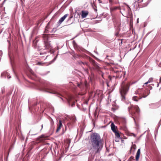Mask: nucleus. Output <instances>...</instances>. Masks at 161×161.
I'll return each mask as SVG.
<instances>
[{
  "mask_svg": "<svg viewBox=\"0 0 161 161\" xmlns=\"http://www.w3.org/2000/svg\"><path fill=\"white\" fill-rule=\"evenodd\" d=\"M136 145L135 144H133V145L130 148V153H131V151L132 150V149H133V151H134L136 149Z\"/></svg>",
  "mask_w": 161,
  "mask_h": 161,
  "instance_id": "21",
  "label": "nucleus"
},
{
  "mask_svg": "<svg viewBox=\"0 0 161 161\" xmlns=\"http://www.w3.org/2000/svg\"><path fill=\"white\" fill-rule=\"evenodd\" d=\"M87 82L86 81V82H85V85L86 86H87Z\"/></svg>",
  "mask_w": 161,
  "mask_h": 161,
  "instance_id": "35",
  "label": "nucleus"
},
{
  "mask_svg": "<svg viewBox=\"0 0 161 161\" xmlns=\"http://www.w3.org/2000/svg\"><path fill=\"white\" fill-rule=\"evenodd\" d=\"M61 99H62V100H63V98H61Z\"/></svg>",
  "mask_w": 161,
  "mask_h": 161,
  "instance_id": "49",
  "label": "nucleus"
},
{
  "mask_svg": "<svg viewBox=\"0 0 161 161\" xmlns=\"http://www.w3.org/2000/svg\"><path fill=\"white\" fill-rule=\"evenodd\" d=\"M50 36V35L48 34H44L43 35V39L45 42V48L46 49H49L50 47V43L49 42Z\"/></svg>",
  "mask_w": 161,
  "mask_h": 161,
  "instance_id": "5",
  "label": "nucleus"
},
{
  "mask_svg": "<svg viewBox=\"0 0 161 161\" xmlns=\"http://www.w3.org/2000/svg\"><path fill=\"white\" fill-rule=\"evenodd\" d=\"M122 120L124 121V124H125V119H122Z\"/></svg>",
  "mask_w": 161,
  "mask_h": 161,
  "instance_id": "34",
  "label": "nucleus"
},
{
  "mask_svg": "<svg viewBox=\"0 0 161 161\" xmlns=\"http://www.w3.org/2000/svg\"><path fill=\"white\" fill-rule=\"evenodd\" d=\"M38 104V102H36V103L34 104V105L35 106H36V105H37Z\"/></svg>",
  "mask_w": 161,
  "mask_h": 161,
  "instance_id": "29",
  "label": "nucleus"
},
{
  "mask_svg": "<svg viewBox=\"0 0 161 161\" xmlns=\"http://www.w3.org/2000/svg\"><path fill=\"white\" fill-rule=\"evenodd\" d=\"M44 64H45L44 63H43L42 62H38L37 63V64L40 65H43Z\"/></svg>",
  "mask_w": 161,
  "mask_h": 161,
  "instance_id": "22",
  "label": "nucleus"
},
{
  "mask_svg": "<svg viewBox=\"0 0 161 161\" xmlns=\"http://www.w3.org/2000/svg\"><path fill=\"white\" fill-rule=\"evenodd\" d=\"M68 16V14H65L63 16L60 18L58 22V24L59 25L65 19L66 17Z\"/></svg>",
  "mask_w": 161,
  "mask_h": 161,
  "instance_id": "9",
  "label": "nucleus"
},
{
  "mask_svg": "<svg viewBox=\"0 0 161 161\" xmlns=\"http://www.w3.org/2000/svg\"><path fill=\"white\" fill-rule=\"evenodd\" d=\"M52 119H51V124H52Z\"/></svg>",
  "mask_w": 161,
  "mask_h": 161,
  "instance_id": "41",
  "label": "nucleus"
},
{
  "mask_svg": "<svg viewBox=\"0 0 161 161\" xmlns=\"http://www.w3.org/2000/svg\"><path fill=\"white\" fill-rule=\"evenodd\" d=\"M80 63H82V64H84V63H83V62H81V61L80 62Z\"/></svg>",
  "mask_w": 161,
  "mask_h": 161,
  "instance_id": "37",
  "label": "nucleus"
},
{
  "mask_svg": "<svg viewBox=\"0 0 161 161\" xmlns=\"http://www.w3.org/2000/svg\"><path fill=\"white\" fill-rule=\"evenodd\" d=\"M43 90L45 92L48 93L50 92V90L47 85L45 86L43 89Z\"/></svg>",
  "mask_w": 161,
  "mask_h": 161,
  "instance_id": "14",
  "label": "nucleus"
},
{
  "mask_svg": "<svg viewBox=\"0 0 161 161\" xmlns=\"http://www.w3.org/2000/svg\"><path fill=\"white\" fill-rule=\"evenodd\" d=\"M58 95L60 96H62L61 94H59V93H58Z\"/></svg>",
  "mask_w": 161,
  "mask_h": 161,
  "instance_id": "40",
  "label": "nucleus"
},
{
  "mask_svg": "<svg viewBox=\"0 0 161 161\" xmlns=\"http://www.w3.org/2000/svg\"><path fill=\"white\" fill-rule=\"evenodd\" d=\"M116 35V36H117L118 35V33H117L115 34Z\"/></svg>",
  "mask_w": 161,
  "mask_h": 161,
  "instance_id": "43",
  "label": "nucleus"
},
{
  "mask_svg": "<svg viewBox=\"0 0 161 161\" xmlns=\"http://www.w3.org/2000/svg\"><path fill=\"white\" fill-rule=\"evenodd\" d=\"M120 9V7H116V6H115V7H112L111 8H110V10L111 11H114L116 10H117V9Z\"/></svg>",
  "mask_w": 161,
  "mask_h": 161,
  "instance_id": "20",
  "label": "nucleus"
},
{
  "mask_svg": "<svg viewBox=\"0 0 161 161\" xmlns=\"http://www.w3.org/2000/svg\"><path fill=\"white\" fill-rule=\"evenodd\" d=\"M109 3H112L113 2V1L112 0H109Z\"/></svg>",
  "mask_w": 161,
  "mask_h": 161,
  "instance_id": "30",
  "label": "nucleus"
},
{
  "mask_svg": "<svg viewBox=\"0 0 161 161\" xmlns=\"http://www.w3.org/2000/svg\"><path fill=\"white\" fill-rule=\"evenodd\" d=\"M158 86H159V84H158H158H157V87H158Z\"/></svg>",
  "mask_w": 161,
  "mask_h": 161,
  "instance_id": "42",
  "label": "nucleus"
},
{
  "mask_svg": "<svg viewBox=\"0 0 161 161\" xmlns=\"http://www.w3.org/2000/svg\"><path fill=\"white\" fill-rule=\"evenodd\" d=\"M50 51V50H49V52Z\"/></svg>",
  "mask_w": 161,
  "mask_h": 161,
  "instance_id": "50",
  "label": "nucleus"
},
{
  "mask_svg": "<svg viewBox=\"0 0 161 161\" xmlns=\"http://www.w3.org/2000/svg\"><path fill=\"white\" fill-rule=\"evenodd\" d=\"M147 87L150 90H151L153 88V87L150 85L148 86Z\"/></svg>",
  "mask_w": 161,
  "mask_h": 161,
  "instance_id": "27",
  "label": "nucleus"
},
{
  "mask_svg": "<svg viewBox=\"0 0 161 161\" xmlns=\"http://www.w3.org/2000/svg\"><path fill=\"white\" fill-rule=\"evenodd\" d=\"M90 140L92 147L89 151L92 153L94 152L95 154L99 153L103 144L99 135L96 133H93L91 136Z\"/></svg>",
  "mask_w": 161,
  "mask_h": 161,
  "instance_id": "1",
  "label": "nucleus"
},
{
  "mask_svg": "<svg viewBox=\"0 0 161 161\" xmlns=\"http://www.w3.org/2000/svg\"><path fill=\"white\" fill-rule=\"evenodd\" d=\"M52 35H53V34H51V37H52L53 36H52Z\"/></svg>",
  "mask_w": 161,
  "mask_h": 161,
  "instance_id": "45",
  "label": "nucleus"
},
{
  "mask_svg": "<svg viewBox=\"0 0 161 161\" xmlns=\"http://www.w3.org/2000/svg\"><path fill=\"white\" fill-rule=\"evenodd\" d=\"M115 73L116 74V78H120L122 77L123 75H124V76L125 75V73H124L123 72L121 71H116Z\"/></svg>",
  "mask_w": 161,
  "mask_h": 161,
  "instance_id": "10",
  "label": "nucleus"
},
{
  "mask_svg": "<svg viewBox=\"0 0 161 161\" xmlns=\"http://www.w3.org/2000/svg\"><path fill=\"white\" fill-rule=\"evenodd\" d=\"M140 154V149H138V150L137 152L136 156V161H138V160L139 159V158Z\"/></svg>",
  "mask_w": 161,
  "mask_h": 161,
  "instance_id": "15",
  "label": "nucleus"
},
{
  "mask_svg": "<svg viewBox=\"0 0 161 161\" xmlns=\"http://www.w3.org/2000/svg\"><path fill=\"white\" fill-rule=\"evenodd\" d=\"M73 17L72 15H71L70 16L69 19H70Z\"/></svg>",
  "mask_w": 161,
  "mask_h": 161,
  "instance_id": "31",
  "label": "nucleus"
},
{
  "mask_svg": "<svg viewBox=\"0 0 161 161\" xmlns=\"http://www.w3.org/2000/svg\"><path fill=\"white\" fill-rule=\"evenodd\" d=\"M130 85V82H128L125 85L124 82L122 83L121 86L120 88V92L122 100H125V96L127 94L129 90Z\"/></svg>",
  "mask_w": 161,
  "mask_h": 161,
  "instance_id": "3",
  "label": "nucleus"
},
{
  "mask_svg": "<svg viewBox=\"0 0 161 161\" xmlns=\"http://www.w3.org/2000/svg\"><path fill=\"white\" fill-rule=\"evenodd\" d=\"M161 83V77H160L159 79V83Z\"/></svg>",
  "mask_w": 161,
  "mask_h": 161,
  "instance_id": "36",
  "label": "nucleus"
},
{
  "mask_svg": "<svg viewBox=\"0 0 161 161\" xmlns=\"http://www.w3.org/2000/svg\"><path fill=\"white\" fill-rule=\"evenodd\" d=\"M115 141L116 142H118L119 141V140H116V139H115Z\"/></svg>",
  "mask_w": 161,
  "mask_h": 161,
  "instance_id": "38",
  "label": "nucleus"
},
{
  "mask_svg": "<svg viewBox=\"0 0 161 161\" xmlns=\"http://www.w3.org/2000/svg\"><path fill=\"white\" fill-rule=\"evenodd\" d=\"M9 151L8 152V155L9 154Z\"/></svg>",
  "mask_w": 161,
  "mask_h": 161,
  "instance_id": "44",
  "label": "nucleus"
},
{
  "mask_svg": "<svg viewBox=\"0 0 161 161\" xmlns=\"http://www.w3.org/2000/svg\"><path fill=\"white\" fill-rule=\"evenodd\" d=\"M45 19V18L44 19H40L39 21H38V24H39V23L41 22H42V21L44 20V19Z\"/></svg>",
  "mask_w": 161,
  "mask_h": 161,
  "instance_id": "26",
  "label": "nucleus"
},
{
  "mask_svg": "<svg viewBox=\"0 0 161 161\" xmlns=\"http://www.w3.org/2000/svg\"><path fill=\"white\" fill-rule=\"evenodd\" d=\"M57 57V55L54 58L52 61H51V64L53 63L56 59Z\"/></svg>",
  "mask_w": 161,
  "mask_h": 161,
  "instance_id": "23",
  "label": "nucleus"
},
{
  "mask_svg": "<svg viewBox=\"0 0 161 161\" xmlns=\"http://www.w3.org/2000/svg\"><path fill=\"white\" fill-rule=\"evenodd\" d=\"M91 62L94 66L93 68L96 69H100V67L98 66L97 63L95 61L92 59Z\"/></svg>",
  "mask_w": 161,
  "mask_h": 161,
  "instance_id": "11",
  "label": "nucleus"
},
{
  "mask_svg": "<svg viewBox=\"0 0 161 161\" xmlns=\"http://www.w3.org/2000/svg\"><path fill=\"white\" fill-rule=\"evenodd\" d=\"M111 129L113 132L117 130H117V127H116L114 123H112L111 125Z\"/></svg>",
  "mask_w": 161,
  "mask_h": 161,
  "instance_id": "13",
  "label": "nucleus"
},
{
  "mask_svg": "<svg viewBox=\"0 0 161 161\" xmlns=\"http://www.w3.org/2000/svg\"><path fill=\"white\" fill-rule=\"evenodd\" d=\"M68 143H69L70 142V139H68L67 140V142Z\"/></svg>",
  "mask_w": 161,
  "mask_h": 161,
  "instance_id": "28",
  "label": "nucleus"
},
{
  "mask_svg": "<svg viewBox=\"0 0 161 161\" xmlns=\"http://www.w3.org/2000/svg\"><path fill=\"white\" fill-rule=\"evenodd\" d=\"M99 1H100L101 0H98Z\"/></svg>",
  "mask_w": 161,
  "mask_h": 161,
  "instance_id": "47",
  "label": "nucleus"
},
{
  "mask_svg": "<svg viewBox=\"0 0 161 161\" xmlns=\"http://www.w3.org/2000/svg\"><path fill=\"white\" fill-rule=\"evenodd\" d=\"M137 93L142 97V98H145L149 94L150 91V90L148 89V88L139 89L137 90Z\"/></svg>",
  "mask_w": 161,
  "mask_h": 161,
  "instance_id": "4",
  "label": "nucleus"
},
{
  "mask_svg": "<svg viewBox=\"0 0 161 161\" xmlns=\"http://www.w3.org/2000/svg\"><path fill=\"white\" fill-rule=\"evenodd\" d=\"M114 132V133L116 137L118 139H119L120 138V135L119 131L117 130Z\"/></svg>",
  "mask_w": 161,
  "mask_h": 161,
  "instance_id": "18",
  "label": "nucleus"
},
{
  "mask_svg": "<svg viewBox=\"0 0 161 161\" xmlns=\"http://www.w3.org/2000/svg\"><path fill=\"white\" fill-rule=\"evenodd\" d=\"M102 76L103 77V74L102 75Z\"/></svg>",
  "mask_w": 161,
  "mask_h": 161,
  "instance_id": "46",
  "label": "nucleus"
},
{
  "mask_svg": "<svg viewBox=\"0 0 161 161\" xmlns=\"http://www.w3.org/2000/svg\"><path fill=\"white\" fill-rule=\"evenodd\" d=\"M73 98V97L71 96H69L67 98V101L69 105H70L72 103L71 107H73L75 105V102L74 101H72Z\"/></svg>",
  "mask_w": 161,
  "mask_h": 161,
  "instance_id": "7",
  "label": "nucleus"
},
{
  "mask_svg": "<svg viewBox=\"0 0 161 161\" xmlns=\"http://www.w3.org/2000/svg\"><path fill=\"white\" fill-rule=\"evenodd\" d=\"M128 110L130 113L131 114L132 117L133 118L135 121L136 119H137L138 117L140 112V109L137 105H131L128 108Z\"/></svg>",
  "mask_w": 161,
  "mask_h": 161,
  "instance_id": "2",
  "label": "nucleus"
},
{
  "mask_svg": "<svg viewBox=\"0 0 161 161\" xmlns=\"http://www.w3.org/2000/svg\"><path fill=\"white\" fill-rule=\"evenodd\" d=\"M63 126L62 124V121L61 120H59V123L57 125V127L56 130V132L59 131L61 128Z\"/></svg>",
  "mask_w": 161,
  "mask_h": 161,
  "instance_id": "12",
  "label": "nucleus"
},
{
  "mask_svg": "<svg viewBox=\"0 0 161 161\" xmlns=\"http://www.w3.org/2000/svg\"><path fill=\"white\" fill-rule=\"evenodd\" d=\"M143 0H142V2H143Z\"/></svg>",
  "mask_w": 161,
  "mask_h": 161,
  "instance_id": "48",
  "label": "nucleus"
},
{
  "mask_svg": "<svg viewBox=\"0 0 161 161\" xmlns=\"http://www.w3.org/2000/svg\"><path fill=\"white\" fill-rule=\"evenodd\" d=\"M48 137L47 136L42 135L37 138L36 141L38 143L43 142L45 140L48 139Z\"/></svg>",
  "mask_w": 161,
  "mask_h": 161,
  "instance_id": "6",
  "label": "nucleus"
},
{
  "mask_svg": "<svg viewBox=\"0 0 161 161\" xmlns=\"http://www.w3.org/2000/svg\"><path fill=\"white\" fill-rule=\"evenodd\" d=\"M56 31V29H53L52 31V32H53V31Z\"/></svg>",
  "mask_w": 161,
  "mask_h": 161,
  "instance_id": "32",
  "label": "nucleus"
},
{
  "mask_svg": "<svg viewBox=\"0 0 161 161\" xmlns=\"http://www.w3.org/2000/svg\"><path fill=\"white\" fill-rule=\"evenodd\" d=\"M148 83H149V82H148V81H147V82H146L144 84V85H147V84Z\"/></svg>",
  "mask_w": 161,
  "mask_h": 161,
  "instance_id": "33",
  "label": "nucleus"
},
{
  "mask_svg": "<svg viewBox=\"0 0 161 161\" xmlns=\"http://www.w3.org/2000/svg\"><path fill=\"white\" fill-rule=\"evenodd\" d=\"M117 108H115L114 107H112V110L113 112L115 111L116 109H117Z\"/></svg>",
  "mask_w": 161,
  "mask_h": 161,
  "instance_id": "25",
  "label": "nucleus"
},
{
  "mask_svg": "<svg viewBox=\"0 0 161 161\" xmlns=\"http://www.w3.org/2000/svg\"><path fill=\"white\" fill-rule=\"evenodd\" d=\"M81 13V15L82 18H86L89 14V12L87 10H82Z\"/></svg>",
  "mask_w": 161,
  "mask_h": 161,
  "instance_id": "8",
  "label": "nucleus"
},
{
  "mask_svg": "<svg viewBox=\"0 0 161 161\" xmlns=\"http://www.w3.org/2000/svg\"><path fill=\"white\" fill-rule=\"evenodd\" d=\"M50 21L47 24V26L46 27V28L45 29V33H48V31H49V30L50 29Z\"/></svg>",
  "mask_w": 161,
  "mask_h": 161,
  "instance_id": "16",
  "label": "nucleus"
},
{
  "mask_svg": "<svg viewBox=\"0 0 161 161\" xmlns=\"http://www.w3.org/2000/svg\"><path fill=\"white\" fill-rule=\"evenodd\" d=\"M142 98V97H141V96L140 95H139V97L137 96H134L133 97L132 99L134 101L137 102L139 99H141Z\"/></svg>",
  "mask_w": 161,
  "mask_h": 161,
  "instance_id": "17",
  "label": "nucleus"
},
{
  "mask_svg": "<svg viewBox=\"0 0 161 161\" xmlns=\"http://www.w3.org/2000/svg\"><path fill=\"white\" fill-rule=\"evenodd\" d=\"M153 78H150L148 80V81L149 83H150V82H152L153 81Z\"/></svg>",
  "mask_w": 161,
  "mask_h": 161,
  "instance_id": "24",
  "label": "nucleus"
},
{
  "mask_svg": "<svg viewBox=\"0 0 161 161\" xmlns=\"http://www.w3.org/2000/svg\"><path fill=\"white\" fill-rule=\"evenodd\" d=\"M49 56H47L46 59H47Z\"/></svg>",
  "mask_w": 161,
  "mask_h": 161,
  "instance_id": "39",
  "label": "nucleus"
},
{
  "mask_svg": "<svg viewBox=\"0 0 161 161\" xmlns=\"http://www.w3.org/2000/svg\"><path fill=\"white\" fill-rule=\"evenodd\" d=\"M77 86L81 89H83L84 87V85L81 83H77Z\"/></svg>",
  "mask_w": 161,
  "mask_h": 161,
  "instance_id": "19",
  "label": "nucleus"
}]
</instances>
